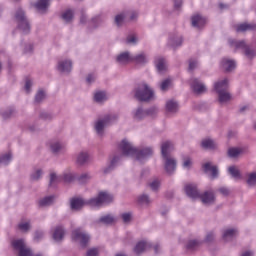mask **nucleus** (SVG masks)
<instances>
[{"instance_id":"052dcab7","label":"nucleus","mask_w":256,"mask_h":256,"mask_svg":"<svg viewBox=\"0 0 256 256\" xmlns=\"http://www.w3.org/2000/svg\"><path fill=\"white\" fill-rule=\"evenodd\" d=\"M213 239H215V232L211 231V232H208L207 235H206V243H211V241H213Z\"/></svg>"},{"instance_id":"72a5a7b5","label":"nucleus","mask_w":256,"mask_h":256,"mask_svg":"<svg viewBox=\"0 0 256 256\" xmlns=\"http://www.w3.org/2000/svg\"><path fill=\"white\" fill-rule=\"evenodd\" d=\"M55 202V196H46L39 200L40 207H49V205H53Z\"/></svg>"},{"instance_id":"9b49d317","label":"nucleus","mask_w":256,"mask_h":256,"mask_svg":"<svg viewBox=\"0 0 256 256\" xmlns=\"http://www.w3.org/2000/svg\"><path fill=\"white\" fill-rule=\"evenodd\" d=\"M229 43H230V46L235 47V49H243L248 59H253L256 55L255 51L247 47V44H245V41L229 40Z\"/></svg>"},{"instance_id":"3c124183","label":"nucleus","mask_w":256,"mask_h":256,"mask_svg":"<svg viewBox=\"0 0 256 256\" xmlns=\"http://www.w3.org/2000/svg\"><path fill=\"white\" fill-rule=\"evenodd\" d=\"M126 15V21H135L137 17H139V13L133 11V12H127Z\"/></svg>"},{"instance_id":"e2e57ef3","label":"nucleus","mask_w":256,"mask_h":256,"mask_svg":"<svg viewBox=\"0 0 256 256\" xmlns=\"http://www.w3.org/2000/svg\"><path fill=\"white\" fill-rule=\"evenodd\" d=\"M99 255V249L92 248L87 251V256H97Z\"/></svg>"},{"instance_id":"a18cd8bd","label":"nucleus","mask_w":256,"mask_h":256,"mask_svg":"<svg viewBox=\"0 0 256 256\" xmlns=\"http://www.w3.org/2000/svg\"><path fill=\"white\" fill-rule=\"evenodd\" d=\"M243 151V148H230L228 150V156L235 159L238 155H241Z\"/></svg>"},{"instance_id":"864d4df0","label":"nucleus","mask_w":256,"mask_h":256,"mask_svg":"<svg viewBox=\"0 0 256 256\" xmlns=\"http://www.w3.org/2000/svg\"><path fill=\"white\" fill-rule=\"evenodd\" d=\"M45 97H46L45 91L39 90L35 96L36 103H41V101H43V99H45Z\"/></svg>"},{"instance_id":"ea45409f","label":"nucleus","mask_w":256,"mask_h":256,"mask_svg":"<svg viewBox=\"0 0 256 256\" xmlns=\"http://www.w3.org/2000/svg\"><path fill=\"white\" fill-rule=\"evenodd\" d=\"M91 173L86 172V173H82L80 176H76V179L78 181V183H80L81 185L88 183V181H91Z\"/></svg>"},{"instance_id":"c756f323","label":"nucleus","mask_w":256,"mask_h":256,"mask_svg":"<svg viewBox=\"0 0 256 256\" xmlns=\"http://www.w3.org/2000/svg\"><path fill=\"white\" fill-rule=\"evenodd\" d=\"M133 117L137 121H141V119L147 117V110L143 109V107H138L133 111Z\"/></svg>"},{"instance_id":"c85d7f7f","label":"nucleus","mask_w":256,"mask_h":256,"mask_svg":"<svg viewBox=\"0 0 256 256\" xmlns=\"http://www.w3.org/2000/svg\"><path fill=\"white\" fill-rule=\"evenodd\" d=\"M71 209L73 211H79L85 205V201L81 198H74L70 201Z\"/></svg>"},{"instance_id":"4468645a","label":"nucleus","mask_w":256,"mask_h":256,"mask_svg":"<svg viewBox=\"0 0 256 256\" xmlns=\"http://www.w3.org/2000/svg\"><path fill=\"white\" fill-rule=\"evenodd\" d=\"M131 61H133V55L128 51L122 52L116 56V63L118 65H129Z\"/></svg>"},{"instance_id":"7ed1b4c3","label":"nucleus","mask_w":256,"mask_h":256,"mask_svg":"<svg viewBox=\"0 0 256 256\" xmlns=\"http://www.w3.org/2000/svg\"><path fill=\"white\" fill-rule=\"evenodd\" d=\"M185 192L190 199H201L204 205H212L215 203V194L213 191H206L203 194H199V190H197V186L194 184H187L185 186Z\"/></svg>"},{"instance_id":"473e14b6","label":"nucleus","mask_w":256,"mask_h":256,"mask_svg":"<svg viewBox=\"0 0 256 256\" xmlns=\"http://www.w3.org/2000/svg\"><path fill=\"white\" fill-rule=\"evenodd\" d=\"M94 101L96 103H105L107 101V93L105 91H97L94 93Z\"/></svg>"},{"instance_id":"8fccbe9b","label":"nucleus","mask_w":256,"mask_h":256,"mask_svg":"<svg viewBox=\"0 0 256 256\" xmlns=\"http://www.w3.org/2000/svg\"><path fill=\"white\" fill-rule=\"evenodd\" d=\"M171 87V79H165L160 83L161 91H167Z\"/></svg>"},{"instance_id":"58836bf2","label":"nucleus","mask_w":256,"mask_h":256,"mask_svg":"<svg viewBox=\"0 0 256 256\" xmlns=\"http://www.w3.org/2000/svg\"><path fill=\"white\" fill-rule=\"evenodd\" d=\"M203 149H215V147H217V144L215 143V141H213L210 138H206L204 140H202L201 143Z\"/></svg>"},{"instance_id":"5701e85b","label":"nucleus","mask_w":256,"mask_h":256,"mask_svg":"<svg viewBox=\"0 0 256 256\" xmlns=\"http://www.w3.org/2000/svg\"><path fill=\"white\" fill-rule=\"evenodd\" d=\"M132 61L137 63V65H145V63H149V57L147 54L141 52L137 55H133Z\"/></svg>"},{"instance_id":"20e7f679","label":"nucleus","mask_w":256,"mask_h":256,"mask_svg":"<svg viewBox=\"0 0 256 256\" xmlns=\"http://www.w3.org/2000/svg\"><path fill=\"white\" fill-rule=\"evenodd\" d=\"M155 93L147 83H140L134 89V96L138 101H151Z\"/></svg>"},{"instance_id":"a211bd4d","label":"nucleus","mask_w":256,"mask_h":256,"mask_svg":"<svg viewBox=\"0 0 256 256\" xmlns=\"http://www.w3.org/2000/svg\"><path fill=\"white\" fill-rule=\"evenodd\" d=\"M237 237V229L235 228H227L222 232V239L225 243H229V241H233Z\"/></svg>"},{"instance_id":"412c9836","label":"nucleus","mask_w":256,"mask_h":256,"mask_svg":"<svg viewBox=\"0 0 256 256\" xmlns=\"http://www.w3.org/2000/svg\"><path fill=\"white\" fill-rule=\"evenodd\" d=\"M182 44H183V37L179 35L170 36L168 39V45L173 49H177V47H181Z\"/></svg>"},{"instance_id":"0eeeda50","label":"nucleus","mask_w":256,"mask_h":256,"mask_svg":"<svg viewBox=\"0 0 256 256\" xmlns=\"http://www.w3.org/2000/svg\"><path fill=\"white\" fill-rule=\"evenodd\" d=\"M111 201H113V195L108 192H100L98 197L92 198L88 201V205L90 207H101V205L111 203Z\"/></svg>"},{"instance_id":"f3484780","label":"nucleus","mask_w":256,"mask_h":256,"mask_svg":"<svg viewBox=\"0 0 256 256\" xmlns=\"http://www.w3.org/2000/svg\"><path fill=\"white\" fill-rule=\"evenodd\" d=\"M192 27H195L196 29H202V27H205L207 24V19L201 14H195L191 18Z\"/></svg>"},{"instance_id":"f03ea898","label":"nucleus","mask_w":256,"mask_h":256,"mask_svg":"<svg viewBox=\"0 0 256 256\" xmlns=\"http://www.w3.org/2000/svg\"><path fill=\"white\" fill-rule=\"evenodd\" d=\"M171 151H173V143L171 141L163 142L161 145V153L164 161V169L169 175L175 173L177 169V160L171 157Z\"/></svg>"},{"instance_id":"7c9ffc66","label":"nucleus","mask_w":256,"mask_h":256,"mask_svg":"<svg viewBox=\"0 0 256 256\" xmlns=\"http://www.w3.org/2000/svg\"><path fill=\"white\" fill-rule=\"evenodd\" d=\"M50 149H51L52 153H61V151H63V149H65V144H63L60 141H52L50 143Z\"/></svg>"},{"instance_id":"09e8293b","label":"nucleus","mask_w":256,"mask_h":256,"mask_svg":"<svg viewBox=\"0 0 256 256\" xmlns=\"http://www.w3.org/2000/svg\"><path fill=\"white\" fill-rule=\"evenodd\" d=\"M62 19H63V21H66V23L71 22L73 20V12H72V10H66L62 14Z\"/></svg>"},{"instance_id":"f257e3e1","label":"nucleus","mask_w":256,"mask_h":256,"mask_svg":"<svg viewBox=\"0 0 256 256\" xmlns=\"http://www.w3.org/2000/svg\"><path fill=\"white\" fill-rule=\"evenodd\" d=\"M119 149L122 154L120 156H114L111 159L110 167H115L123 157H131L132 159H136L138 163H145V161H148L153 157V147L144 146L137 148L127 139H123L120 142Z\"/></svg>"},{"instance_id":"79ce46f5","label":"nucleus","mask_w":256,"mask_h":256,"mask_svg":"<svg viewBox=\"0 0 256 256\" xmlns=\"http://www.w3.org/2000/svg\"><path fill=\"white\" fill-rule=\"evenodd\" d=\"M191 167H193V159L189 156L184 157L182 162V168L184 171H189Z\"/></svg>"},{"instance_id":"13d9d810","label":"nucleus","mask_w":256,"mask_h":256,"mask_svg":"<svg viewBox=\"0 0 256 256\" xmlns=\"http://www.w3.org/2000/svg\"><path fill=\"white\" fill-rule=\"evenodd\" d=\"M31 87H33V81H31V79H26L24 86L26 93H31Z\"/></svg>"},{"instance_id":"cd10ccee","label":"nucleus","mask_w":256,"mask_h":256,"mask_svg":"<svg viewBox=\"0 0 256 256\" xmlns=\"http://www.w3.org/2000/svg\"><path fill=\"white\" fill-rule=\"evenodd\" d=\"M63 237H65V229L63 226H57L53 232L54 241H63Z\"/></svg>"},{"instance_id":"37998d69","label":"nucleus","mask_w":256,"mask_h":256,"mask_svg":"<svg viewBox=\"0 0 256 256\" xmlns=\"http://www.w3.org/2000/svg\"><path fill=\"white\" fill-rule=\"evenodd\" d=\"M228 173L231 175L233 179H241V172L235 166H230L228 168Z\"/></svg>"},{"instance_id":"aec40b11","label":"nucleus","mask_w":256,"mask_h":256,"mask_svg":"<svg viewBox=\"0 0 256 256\" xmlns=\"http://www.w3.org/2000/svg\"><path fill=\"white\" fill-rule=\"evenodd\" d=\"M205 173H210L212 179H217L219 177V168L217 166H212L211 162H207L203 165Z\"/></svg>"},{"instance_id":"423d86ee","label":"nucleus","mask_w":256,"mask_h":256,"mask_svg":"<svg viewBox=\"0 0 256 256\" xmlns=\"http://www.w3.org/2000/svg\"><path fill=\"white\" fill-rule=\"evenodd\" d=\"M14 17L18 23V29H21L22 33H29V31H31V26L29 25V21L27 20V16H25V11H23V9L18 8Z\"/></svg>"},{"instance_id":"603ef678","label":"nucleus","mask_w":256,"mask_h":256,"mask_svg":"<svg viewBox=\"0 0 256 256\" xmlns=\"http://www.w3.org/2000/svg\"><path fill=\"white\" fill-rule=\"evenodd\" d=\"M149 187L150 189H152V191H157V189L161 187V182L159 181V179H154L152 182L149 183Z\"/></svg>"},{"instance_id":"2eb2a0df","label":"nucleus","mask_w":256,"mask_h":256,"mask_svg":"<svg viewBox=\"0 0 256 256\" xmlns=\"http://www.w3.org/2000/svg\"><path fill=\"white\" fill-rule=\"evenodd\" d=\"M220 67L226 71V73H231V71H233L236 67H237V63L235 62V60L230 59V58H223L220 61Z\"/></svg>"},{"instance_id":"9d476101","label":"nucleus","mask_w":256,"mask_h":256,"mask_svg":"<svg viewBox=\"0 0 256 256\" xmlns=\"http://www.w3.org/2000/svg\"><path fill=\"white\" fill-rule=\"evenodd\" d=\"M56 69L59 73L69 75V73L73 71V61L69 58L60 59L57 63Z\"/></svg>"},{"instance_id":"c03bdc74","label":"nucleus","mask_w":256,"mask_h":256,"mask_svg":"<svg viewBox=\"0 0 256 256\" xmlns=\"http://www.w3.org/2000/svg\"><path fill=\"white\" fill-rule=\"evenodd\" d=\"M157 115H159V108H157V106L146 109V117H151L152 119H155Z\"/></svg>"},{"instance_id":"338daca9","label":"nucleus","mask_w":256,"mask_h":256,"mask_svg":"<svg viewBox=\"0 0 256 256\" xmlns=\"http://www.w3.org/2000/svg\"><path fill=\"white\" fill-rule=\"evenodd\" d=\"M96 77L95 74H89L86 78L87 83L91 84L95 81Z\"/></svg>"},{"instance_id":"6ab92c4d","label":"nucleus","mask_w":256,"mask_h":256,"mask_svg":"<svg viewBox=\"0 0 256 256\" xmlns=\"http://www.w3.org/2000/svg\"><path fill=\"white\" fill-rule=\"evenodd\" d=\"M216 93H223L229 89V79L224 78L214 83Z\"/></svg>"},{"instance_id":"4be33fe9","label":"nucleus","mask_w":256,"mask_h":256,"mask_svg":"<svg viewBox=\"0 0 256 256\" xmlns=\"http://www.w3.org/2000/svg\"><path fill=\"white\" fill-rule=\"evenodd\" d=\"M237 33H245V31H256V24L242 23L236 26Z\"/></svg>"},{"instance_id":"6e6552de","label":"nucleus","mask_w":256,"mask_h":256,"mask_svg":"<svg viewBox=\"0 0 256 256\" xmlns=\"http://www.w3.org/2000/svg\"><path fill=\"white\" fill-rule=\"evenodd\" d=\"M72 239L79 243L81 247H87V243L91 240V236L81 229H76L72 232Z\"/></svg>"},{"instance_id":"0e129e2a","label":"nucleus","mask_w":256,"mask_h":256,"mask_svg":"<svg viewBox=\"0 0 256 256\" xmlns=\"http://www.w3.org/2000/svg\"><path fill=\"white\" fill-rule=\"evenodd\" d=\"M0 115L3 119H9L11 117V110L0 111Z\"/></svg>"},{"instance_id":"39448f33","label":"nucleus","mask_w":256,"mask_h":256,"mask_svg":"<svg viewBox=\"0 0 256 256\" xmlns=\"http://www.w3.org/2000/svg\"><path fill=\"white\" fill-rule=\"evenodd\" d=\"M117 121V115L109 114L104 116L103 118L98 119L94 123V129L99 137H103V133H105V127H109V125H113Z\"/></svg>"},{"instance_id":"1a4fd4ad","label":"nucleus","mask_w":256,"mask_h":256,"mask_svg":"<svg viewBox=\"0 0 256 256\" xmlns=\"http://www.w3.org/2000/svg\"><path fill=\"white\" fill-rule=\"evenodd\" d=\"M12 245L16 251H18V256H33V251L25 244V240L18 239L12 242Z\"/></svg>"},{"instance_id":"774afa93","label":"nucleus","mask_w":256,"mask_h":256,"mask_svg":"<svg viewBox=\"0 0 256 256\" xmlns=\"http://www.w3.org/2000/svg\"><path fill=\"white\" fill-rule=\"evenodd\" d=\"M33 52V46L31 44H27L24 48V53H32Z\"/></svg>"},{"instance_id":"5fc2aeb1","label":"nucleus","mask_w":256,"mask_h":256,"mask_svg":"<svg viewBox=\"0 0 256 256\" xmlns=\"http://www.w3.org/2000/svg\"><path fill=\"white\" fill-rule=\"evenodd\" d=\"M133 219V214L131 212H125L122 214V221L124 223H129Z\"/></svg>"},{"instance_id":"680f3d73","label":"nucleus","mask_w":256,"mask_h":256,"mask_svg":"<svg viewBox=\"0 0 256 256\" xmlns=\"http://www.w3.org/2000/svg\"><path fill=\"white\" fill-rule=\"evenodd\" d=\"M199 245V242L197 240H191L187 244V249H195Z\"/></svg>"},{"instance_id":"de8ad7c7","label":"nucleus","mask_w":256,"mask_h":256,"mask_svg":"<svg viewBox=\"0 0 256 256\" xmlns=\"http://www.w3.org/2000/svg\"><path fill=\"white\" fill-rule=\"evenodd\" d=\"M138 203L140 205H149L151 203V198L147 194H142L138 197Z\"/></svg>"},{"instance_id":"2f4dec72","label":"nucleus","mask_w":256,"mask_h":256,"mask_svg":"<svg viewBox=\"0 0 256 256\" xmlns=\"http://www.w3.org/2000/svg\"><path fill=\"white\" fill-rule=\"evenodd\" d=\"M13 159V154L11 152H7L5 154L0 155V167L9 165Z\"/></svg>"},{"instance_id":"f8f14e48","label":"nucleus","mask_w":256,"mask_h":256,"mask_svg":"<svg viewBox=\"0 0 256 256\" xmlns=\"http://www.w3.org/2000/svg\"><path fill=\"white\" fill-rule=\"evenodd\" d=\"M190 86L196 95H203V93L207 91V86L197 78H192L190 80Z\"/></svg>"},{"instance_id":"bf43d9fd","label":"nucleus","mask_w":256,"mask_h":256,"mask_svg":"<svg viewBox=\"0 0 256 256\" xmlns=\"http://www.w3.org/2000/svg\"><path fill=\"white\" fill-rule=\"evenodd\" d=\"M197 65H199V62L195 59H190L189 60V71H193V69H195V67H197Z\"/></svg>"},{"instance_id":"a878e982","label":"nucleus","mask_w":256,"mask_h":256,"mask_svg":"<svg viewBox=\"0 0 256 256\" xmlns=\"http://www.w3.org/2000/svg\"><path fill=\"white\" fill-rule=\"evenodd\" d=\"M245 181L248 187L255 188L256 187V171L246 173Z\"/></svg>"},{"instance_id":"e433bc0d","label":"nucleus","mask_w":256,"mask_h":256,"mask_svg":"<svg viewBox=\"0 0 256 256\" xmlns=\"http://www.w3.org/2000/svg\"><path fill=\"white\" fill-rule=\"evenodd\" d=\"M43 177V169L36 168L30 174L31 181H39Z\"/></svg>"},{"instance_id":"b1692460","label":"nucleus","mask_w":256,"mask_h":256,"mask_svg":"<svg viewBox=\"0 0 256 256\" xmlns=\"http://www.w3.org/2000/svg\"><path fill=\"white\" fill-rule=\"evenodd\" d=\"M149 247H151V244H149V242L140 241L136 244L134 248V252L136 253V255H141V253H144V251H147Z\"/></svg>"},{"instance_id":"393cba45","label":"nucleus","mask_w":256,"mask_h":256,"mask_svg":"<svg viewBox=\"0 0 256 256\" xmlns=\"http://www.w3.org/2000/svg\"><path fill=\"white\" fill-rule=\"evenodd\" d=\"M154 63L159 73H163V71L167 69V61H165V58L163 57H160V56L156 57Z\"/></svg>"},{"instance_id":"4d7b16f0","label":"nucleus","mask_w":256,"mask_h":256,"mask_svg":"<svg viewBox=\"0 0 256 256\" xmlns=\"http://www.w3.org/2000/svg\"><path fill=\"white\" fill-rule=\"evenodd\" d=\"M126 43H128V45H135L137 43V36L129 35L126 39Z\"/></svg>"},{"instance_id":"f704fd0d","label":"nucleus","mask_w":256,"mask_h":256,"mask_svg":"<svg viewBox=\"0 0 256 256\" xmlns=\"http://www.w3.org/2000/svg\"><path fill=\"white\" fill-rule=\"evenodd\" d=\"M231 93H229L227 90L225 92H219L218 93V101L219 103H229L231 101Z\"/></svg>"},{"instance_id":"bb28decb","label":"nucleus","mask_w":256,"mask_h":256,"mask_svg":"<svg viewBox=\"0 0 256 256\" xmlns=\"http://www.w3.org/2000/svg\"><path fill=\"white\" fill-rule=\"evenodd\" d=\"M166 111L170 114L177 113L179 111V103L175 100H168L166 102Z\"/></svg>"},{"instance_id":"4c0bfd02","label":"nucleus","mask_w":256,"mask_h":256,"mask_svg":"<svg viewBox=\"0 0 256 256\" xmlns=\"http://www.w3.org/2000/svg\"><path fill=\"white\" fill-rule=\"evenodd\" d=\"M61 181H63V176H57L55 172L50 174V187H55V185H57V183H61Z\"/></svg>"},{"instance_id":"dca6fc26","label":"nucleus","mask_w":256,"mask_h":256,"mask_svg":"<svg viewBox=\"0 0 256 256\" xmlns=\"http://www.w3.org/2000/svg\"><path fill=\"white\" fill-rule=\"evenodd\" d=\"M91 161V154H89V151L82 150L80 151L76 156V163L77 165H87Z\"/></svg>"},{"instance_id":"6e6d98bb","label":"nucleus","mask_w":256,"mask_h":256,"mask_svg":"<svg viewBox=\"0 0 256 256\" xmlns=\"http://www.w3.org/2000/svg\"><path fill=\"white\" fill-rule=\"evenodd\" d=\"M18 229H20V231H29V229H31V224L29 222H22L18 225Z\"/></svg>"},{"instance_id":"c9c22d12","label":"nucleus","mask_w":256,"mask_h":256,"mask_svg":"<svg viewBox=\"0 0 256 256\" xmlns=\"http://www.w3.org/2000/svg\"><path fill=\"white\" fill-rule=\"evenodd\" d=\"M77 179V174L73 172H65L62 176L64 183H73Z\"/></svg>"},{"instance_id":"ddd939ff","label":"nucleus","mask_w":256,"mask_h":256,"mask_svg":"<svg viewBox=\"0 0 256 256\" xmlns=\"http://www.w3.org/2000/svg\"><path fill=\"white\" fill-rule=\"evenodd\" d=\"M31 5L38 13H47L51 5V0H38L37 2H32Z\"/></svg>"},{"instance_id":"49530a36","label":"nucleus","mask_w":256,"mask_h":256,"mask_svg":"<svg viewBox=\"0 0 256 256\" xmlns=\"http://www.w3.org/2000/svg\"><path fill=\"white\" fill-rule=\"evenodd\" d=\"M125 21H127V15L125 13H120V14L116 15L115 23H116V25H118V27L123 25V23H125Z\"/></svg>"},{"instance_id":"a19ab883","label":"nucleus","mask_w":256,"mask_h":256,"mask_svg":"<svg viewBox=\"0 0 256 256\" xmlns=\"http://www.w3.org/2000/svg\"><path fill=\"white\" fill-rule=\"evenodd\" d=\"M115 222V217L111 214H106L99 219V223H104V225H111V223Z\"/></svg>"},{"instance_id":"69168bd1","label":"nucleus","mask_w":256,"mask_h":256,"mask_svg":"<svg viewBox=\"0 0 256 256\" xmlns=\"http://www.w3.org/2000/svg\"><path fill=\"white\" fill-rule=\"evenodd\" d=\"M218 191L219 193H221V195H224V196L229 195V189L227 187H220Z\"/></svg>"}]
</instances>
